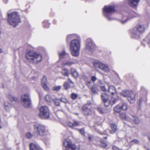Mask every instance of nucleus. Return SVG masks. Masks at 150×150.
<instances>
[{
	"instance_id": "1",
	"label": "nucleus",
	"mask_w": 150,
	"mask_h": 150,
	"mask_svg": "<svg viewBox=\"0 0 150 150\" xmlns=\"http://www.w3.org/2000/svg\"><path fill=\"white\" fill-rule=\"evenodd\" d=\"M25 57L29 62L34 64L39 63L42 59V56L40 53L33 50L27 52Z\"/></svg>"
},
{
	"instance_id": "2",
	"label": "nucleus",
	"mask_w": 150,
	"mask_h": 150,
	"mask_svg": "<svg viewBox=\"0 0 150 150\" xmlns=\"http://www.w3.org/2000/svg\"><path fill=\"white\" fill-rule=\"evenodd\" d=\"M8 21L10 24L14 27L17 26L21 22L18 12H13L8 14Z\"/></svg>"
},
{
	"instance_id": "3",
	"label": "nucleus",
	"mask_w": 150,
	"mask_h": 150,
	"mask_svg": "<svg viewBox=\"0 0 150 150\" xmlns=\"http://www.w3.org/2000/svg\"><path fill=\"white\" fill-rule=\"evenodd\" d=\"M80 43L79 40L74 39L72 40L70 43V49L73 56H78L79 54Z\"/></svg>"
},
{
	"instance_id": "4",
	"label": "nucleus",
	"mask_w": 150,
	"mask_h": 150,
	"mask_svg": "<svg viewBox=\"0 0 150 150\" xmlns=\"http://www.w3.org/2000/svg\"><path fill=\"white\" fill-rule=\"evenodd\" d=\"M145 27L144 25L139 24L136 27L133 28L131 31V36L133 38L139 39L140 34L144 32L145 30Z\"/></svg>"
},
{
	"instance_id": "5",
	"label": "nucleus",
	"mask_w": 150,
	"mask_h": 150,
	"mask_svg": "<svg viewBox=\"0 0 150 150\" xmlns=\"http://www.w3.org/2000/svg\"><path fill=\"white\" fill-rule=\"evenodd\" d=\"M39 116L42 119H47L50 117V110L46 106H42L40 108Z\"/></svg>"
},
{
	"instance_id": "6",
	"label": "nucleus",
	"mask_w": 150,
	"mask_h": 150,
	"mask_svg": "<svg viewBox=\"0 0 150 150\" xmlns=\"http://www.w3.org/2000/svg\"><path fill=\"white\" fill-rule=\"evenodd\" d=\"M34 129L36 130L38 134L40 135L43 136L47 134L48 132L46 130L45 127L43 125L35 123L34 124Z\"/></svg>"
},
{
	"instance_id": "7",
	"label": "nucleus",
	"mask_w": 150,
	"mask_h": 150,
	"mask_svg": "<svg viewBox=\"0 0 150 150\" xmlns=\"http://www.w3.org/2000/svg\"><path fill=\"white\" fill-rule=\"evenodd\" d=\"M115 11V7L112 6H105L103 9L104 15L109 20H113V18L110 17L109 13Z\"/></svg>"
},
{
	"instance_id": "8",
	"label": "nucleus",
	"mask_w": 150,
	"mask_h": 150,
	"mask_svg": "<svg viewBox=\"0 0 150 150\" xmlns=\"http://www.w3.org/2000/svg\"><path fill=\"white\" fill-rule=\"evenodd\" d=\"M93 65L96 68H99L104 72H108L110 71V69L108 65L103 64L99 61H95Z\"/></svg>"
},
{
	"instance_id": "9",
	"label": "nucleus",
	"mask_w": 150,
	"mask_h": 150,
	"mask_svg": "<svg viewBox=\"0 0 150 150\" xmlns=\"http://www.w3.org/2000/svg\"><path fill=\"white\" fill-rule=\"evenodd\" d=\"M137 16L138 14H137L133 11H131L129 14L126 13L123 15L122 20H120V21L122 24H124L133 17H137Z\"/></svg>"
},
{
	"instance_id": "10",
	"label": "nucleus",
	"mask_w": 150,
	"mask_h": 150,
	"mask_svg": "<svg viewBox=\"0 0 150 150\" xmlns=\"http://www.w3.org/2000/svg\"><path fill=\"white\" fill-rule=\"evenodd\" d=\"M91 103L86 104L83 107V112L86 115H91L92 114Z\"/></svg>"
},
{
	"instance_id": "11",
	"label": "nucleus",
	"mask_w": 150,
	"mask_h": 150,
	"mask_svg": "<svg viewBox=\"0 0 150 150\" xmlns=\"http://www.w3.org/2000/svg\"><path fill=\"white\" fill-rule=\"evenodd\" d=\"M46 100L51 104V105L54 107L56 105V97L54 95L50 96L47 95L45 98Z\"/></svg>"
},
{
	"instance_id": "12",
	"label": "nucleus",
	"mask_w": 150,
	"mask_h": 150,
	"mask_svg": "<svg viewBox=\"0 0 150 150\" xmlns=\"http://www.w3.org/2000/svg\"><path fill=\"white\" fill-rule=\"evenodd\" d=\"M59 61H61L64 59H67L69 57V54L64 50L58 52Z\"/></svg>"
},
{
	"instance_id": "13",
	"label": "nucleus",
	"mask_w": 150,
	"mask_h": 150,
	"mask_svg": "<svg viewBox=\"0 0 150 150\" xmlns=\"http://www.w3.org/2000/svg\"><path fill=\"white\" fill-rule=\"evenodd\" d=\"M136 94L134 92L131 91L128 96L127 98L128 101L130 103H133L135 101V96Z\"/></svg>"
},
{
	"instance_id": "14",
	"label": "nucleus",
	"mask_w": 150,
	"mask_h": 150,
	"mask_svg": "<svg viewBox=\"0 0 150 150\" xmlns=\"http://www.w3.org/2000/svg\"><path fill=\"white\" fill-rule=\"evenodd\" d=\"M111 130L109 129H107L105 131L104 133L107 134L108 132L111 134L115 133L117 131V127L116 125L114 124H112L110 125Z\"/></svg>"
},
{
	"instance_id": "15",
	"label": "nucleus",
	"mask_w": 150,
	"mask_h": 150,
	"mask_svg": "<svg viewBox=\"0 0 150 150\" xmlns=\"http://www.w3.org/2000/svg\"><path fill=\"white\" fill-rule=\"evenodd\" d=\"M63 145L66 148L65 149H68L70 148L72 145L73 144H72L71 141L69 139L67 138L64 140Z\"/></svg>"
},
{
	"instance_id": "16",
	"label": "nucleus",
	"mask_w": 150,
	"mask_h": 150,
	"mask_svg": "<svg viewBox=\"0 0 150 150\" xmlns=\"http://www.w3.org/2000/svg\"><path fill=\"white\" fill-rule=\"evenodd\" d=\"M94 47V44L91 41L87 42L86 45V50L92 51Z\"/></svg>"
},
{
	"instance_id": "17",
	"label": "nucleus",
	"mask_w": 150,
	"mask_h": 150,
	"mask_svg": "<svg viewBox=\"0 0 150 150\" xmlns=\"http://www.w3.org/2000/svg\"><path fill=\"white\" fill-rule=\"evenodd\" d=\"M21 102L27 101L28 102H30V101H31L30 95L28 93H26L22 96L21 98Z\"/></svg>"
},
{
	"instance_id": "18",
	"label": "nucleus",
	"mask_w": 150,
	"mask_h": 150,
	"mask_svg": "<svg viewBox=\"0 0 150 150\" xmlns=\"http://www.w3.org/2000/svg\"><path fill=\"white\" fill-rule=\"evenodd\" d=\"M108 92L113 96L116 93V90L115 87L112 85L108 86Z\"/></svg>"
},
{
	"instance_id": "19",
	"label": "nucleus",
	"mask_w": 150,
	"mask_h": 150,
	"mask_svg": "<svg viewBox=\"0 0 150 150\" xmlns=\"http://www.w3.org/2000/svg\"><path fill=\"white\" fill-rule=\"evenodd\" d=\"M140 0H129L128 3L129 5L132 7H136Z\"/></svg>"
},
{
	"instance_id": "20",
	"label": "nucleus",
	"mask_w": 150,
	"mask_h": 150,
	"mask_svg": "<svg viewBox=\"0 0 150 150\" xmlns=\"http://www.w3.org/2000/svg\"><path fill=\"white\" fill-rule=\"evenodd\" d=\"M30 150H42L38 146L34 143H31L30 144Z\"/></svg>"
},
{
	"instance_id": "21",
	"label": "nucleus",
	"mask_w": 150,
	"mask_h": 150,
	"mask_svg": "<svg viewBox=\"0 0 150 150\" xmlns=\"http://www.w3.org/2000/svg\"><path fill=\"white\" fill-rule=\"evenodd\" d=\"M132 91H128L126 90H124L120 93V94L121 96L125 97H127L129 95Z\"/></svg>"
},
{
	"instance_id": "22",
	"label": "nucleus",
	"mask_w": 150,
	"mask_h": 150,
	"mask_svg": "<svg viewBox=\"0 0 150 150\" xmlns=\"http://www.w3.org/2000/svg\"><path fill=\"white\" fill-rule=\"evenodd\" d=\"M8 98L12 102L14 101L16 102H18V99L17 98L11 94H9L8 95Z\"/></svg>"
},
{
	"instance_id": "23",
	"label": "nucleus",
	"mask_w": 150,
	"mask_h": 150,
	"mask_svg": "<svg viewBox=\"0 0 150 150\" xmlns=\"http://www.w3.org/2000/svg\"><path fill=\"white\" fill-rule=\"evenodd\" d=\"M22 104L24 107L26 108H30L31 107V101H30V103L27 101H25L21 102Z\"/></svg>"
},
{
	"instance_id": "24",
	"label": "nucleus",
	"mask_w": 150,
	"mask_h": 150,
	"mask_svg": "<svg viewBox=\"0 0 150 150\" xmlns=\"http://www.w3.org/2000/svg\"><path fill=\"white\" fill-rule=\"evenodd\" d=\"M71 74L72 76L75 78L77 77L78 76V74L76 70L73 68L71 69Z\"/></svg>"
},
{
	"instance_id": "25",
	"label": "nucleus",
	"mask_w": 150,
	"mask_h": 150,
	"mask_svg": "<svg viewBox=\"0 0 150 150\" xmlns=\"http://www.w3.org/2000/svg\"><path fill=\"white\" fill-rule=\"evenodd\" d=\"M4 108L5 110L7 112H9L11 108V105L7 102L4 103Z\"/></svg>"
},
{
	"instance_id": "26",
	"label": "nucleus",
	"mask_w": 150,
	"mask_h": 150,
	"mask_svg": "<svg viewBox=\"0 0 150 150\" xmlns=\"http://www.w3.org/2000/svg\"><path fill=\"white\" fill-rule=\"evenodd\" d=\"M101 99L103 102L108 100V95L105 93H103L101 95Z\"/></svg>"
},
{
	"instance_id": "27",
	"label": "nucleus",
	"mask_w": 150,
	"mask_h": 150,
	"mask_svg": "<svg viewBox=\"0 0 150 150\" xmlns=\"http://www.w3.org/2000/svg\"><path fill=\"white\" fill-rule=\"evenodd\" d=\"M74 126H79L82 125L83 124V123L81 122L76 120L74 121Z\"/></svg>"
},
{
	"instance_id": "28",
	"label": "nucleus",
	"mask_w": 150,
	"mask_h": 150,
	"mask_svg": "<svg viewBox=\"0 0 150 150\" xmlns=\"http://www.w3.org/2000/svg\"><path fill=\"white\" fill-rule=\"evenodd\" d=\"M115 112H119L121 110V108L120 105H117L113 108Z\"/></svg>"
},
{
	"instance_id": "29",
	"label": "nucleus",
	"mask_w": 150,
	"mask_h": 150,
	"mask_svg": "<svg viewBox=\"0 0 150 150\" xmlns=\"http://www.w3.org/2000/svg\"><path fill=\"white\" fill-rule=\"evenodd\" d=\"M98 111L101 114H104L106 113V112L105 110L102 108L98 107L97 108Z\"/></svg>"
},
{
	"instance_id": "30",
	"label": "nucleus",
	"mask_w": 150,
	"mask_h": 150,
	"mask_svg": "<svg viewBox=\"0 0 150 150\" xmlns=\"http://www.w3.org/2000/svg\"><path fill=\"white\" fill-rule=\"evenodd\" d=\"M65 150H79V147L78 146H76L75 145L73 144L69 149H65Z\"/></svg>"
},
{
	"instance_id": "31",
	"label": "nucleus",
	"mask_w": 150,
	"mask_h": 150,
	"mask_svg": "<svg viewBox=\"0 0 150 150\" xmlns=\"http://www.w3.org/2000/svg\"><path fill=\"white\" fill-rule=\"evenodd\" d=\"M103 102L104 103V105L106 107H108L110 105H112V103H111L110 101L109 100L105 101Z\"/></svg>"
},
{
	"instance_id": "32",
	"label": "nucleus",
	"mask_w": 150,
	"mask_h": 150,
	"mask_svg": "<svg viewBox=\"0 0 150 150\" xmlns=\"http://www.w3.org/2000/svg\"><path fill=\"white\" fill-rule=\"evenodd\" d=\"M64 86L66 90H67L71 87V85L69 83L66 81L64 83Z\"/></svg>"
},
{
	"instance_id": "33",
	"label": "nucleus",
	"mask_w": 150,
	"mask_h": 150,
	"mask_svg": "<svg viewBox=\"0 0 150 150\" xmlns=\"http://www.w3.org/2000/svg\"><path fill=\"white\" fill-rule=\"evenodd\" d=\"M130 143L132 144H136L138 145L140 144L139 141L137 139H134L131 141Z\"/></svg>"
},
{
	"instance_id": "34",
	"label": "nucleus",
	"mask_w": 150,
	"mask_h": 150,
	"mask_svg": "<svg viewBox=\"0 0 150 150\" xmlns=\"http://www.w3.org/2000/svg\"><path fill=\"white\" fill-rule=\"evenodd\" d=\"M62 73L63 75H64L65 76H69V71H68L67 69H63L62 71Z\"/></svg>"
},
{
	"instance_id": "35",
	"label": "nucleus",
	"mask_w": 150,
	"mask_h": 150,
	"mask_svg": "<svg viewBox=\"0 0 150 150\" xmlns=\"http://www.w3.org/2000/svg\"><path fill=\"white\" fill-rule=\"evenodd\" d=\"M121 109L124 110H126L127 108V103H124L120 105Z\"/></svg>"
},
{
	"instance_id": "36",
	"label": "nucleus",
	"mask_w": 150,
	"mask_h": 150,
	"mask_svg": "<svg viewBox=\"0 0 150 150\" xmlns=\"http://www.w3.org/2000/svg\"><path fill=\"white\" fill-rule=\"evenodd\" d=\"M74 63L71 61H67L65 63H63L62 65L64 66H70L74 64Z\"/></svg>"
},
{
	"instance_id": "37",
	"label": "nucleus",
	"mask_w": 150,
	"mask_h": 150,
	"mask_svg": "<svg viewBox=\"0 0 150 150\" xmlns=\"http://www.w3.org/2000/svg\"><path fill=\"white\" fill-rule=\"evenodd\" d=\"M132 120L133 122L135 124H138L139 123L140 121L138 118L137 117L133 116Z\"/></svg>"
},
{
	"instance_id": "38",
	"label": "nucleus",
	"mask_w": 150,
	"mask_h": 150,
	"mask_svg": "<svg viewBox=\"0 0 150 150\" xmlns=\"http://www.w3.org/2000/svg\"><path fill=\"white\" fill-rule=\"evenodd\" d=\"M111 101H112V105L115 103L116 102L118 101V97H117L116 98H114L113 97L112 98Z\"/></svg>"
},
{
	"instance_id": "39",
	"label": "nucleus",
	"mask_w": 150,
	"mask_h": 150,
	"mask_svg": "<svg viewBox=\"0 0 150 150\" xmlns=\"http://www.w3.org/2000/svg\"><path fill=\"white\" fill-rule=\"evenodd\" d=\"M78 96V95L76 93H73L71 95V97L73 100H75Z\"/></svg>"
},
{
	"instance_id": "40",
	"label": "nucleus",
	"mask_w": 150,
	"mask_h": 150,
	"mask_svg": "<svg viewBox=\"0 0 150 150\" xmlns=\"http://www.w3.org/2000/svg\"><path fill=\"white\" fill-rule=\"evenodd\" d=\"M33 135L30 132L27 133L25 135L26 137L28 139L31 138Z\"/></svg>"
},
{
	"instance_id": "41",
	"label": "nucleus",
	"mask_w": 150,
	"mask_h": 150,
	"mask_svg": "<svg viewBox=\"0 0 150 150\" xmlns=\"http://www.w3.org/2000/svg\"><path fill=\"white\" fill-rule=\"evenodd\" d=\"M42 87L45 91H47L48 90L49 88L47 85V83L42 84Z\"/></svg>"
},
{
	"instance_id": "42",
	"label": "nucleus",
	"mask_w": 150,
	"mask_h": 150,
	"mask_svg": "<svg viewBox=\"0 0 150 150\" xmlns=\"http://www.w3.org/2000/svg\"><path fill=\"white\" fill-rule=\"evenodd\" d=\"M47 79L46 77L44 76L42 79V84L47 83Z\"/></svg>"
},
{
	"instance_id": "43",
	"label": "nucleus",
	"mask_w": 150,
	"mask_h": 150,
	"mask_svg": "<svg viewBox=\"0 0 150 150\" xmlns=\"http://www.w3.org/2000/svg\"><path fill=\"white\" fill-rule=\"evenodd\" d=\"M79 132L80 134L83 136H85V132L84 129L82 128L79 129Z\"/></svg>"
},
{
	"instance_id": "44",
	"label": "nucleus",
	"mask_w": 150,
	"mask_h": 150,
	"mask_svg": "<svg viewBox=\"0 0 150 150\" xmlns=\"http://www.w3.org/2000/svg\"><path fill=\"white\" fill-rule=\"evenodd\" d=\"M67 125L70 127H71L72 128H74V123L70 122H68L67 123Z\"/></svg>"
},
{
	"instance_id": "45",
	"label": "nucleus",
	"mask_w": 150,
	"mask_h": 150,
	"mask_svg": "<svg viewBox=\"0 0 150 150\" xmlns=\"http://www.w3.org/2000/svg\"><path fill=\"white\" fill-rule=\"evenodd\" d=\"M86 85L89 88L92 87V83L90 81H88L86 82Z\"/></svg>"
},
{
	"instance_id": "46",
	"label": "nucleus",
	"mask_w": 150,
	"mask_h": 150,
	"mask_svg": "<svg viewBox=\"0 0 150 150\" xmlns=\"http://www.w3.org/2000/svg\"><path fill=\"white\" fill-rule=\"evenodd\" d=\"M91 91L94 94H96L97 93V92L96 91V88L93 87H92L91 88Z\"/></svg>"
},
{
	"instance_id": "47",
	"label": "nucleus",
	"mask_w": 150,
	"mask_h": 150,
	"mask_svg": "<svg viewBox=\"0 0 150 150\" xmlns=\"http://www.w3.org/2000/svg\"><path fill=\"white\" fill-rule=\"evenodd\" d=\"M73 35H68L67 37V41L71 39L72 38V37L73 36Z\"/></svg>"
},
{
	"instance_id": "48",
	"label": "nucleus",
	"mask_w": 150,
	"mask_h": 150,
	"mask_svg": "<svg viewBox=\"0 0 150 150\" xmlns=\"http://www.w3.org/2000/svg\"><path fill=\"white\" fill-rule=\"evenodd\" d=\"M149 40V41L147 42V43L149 45V46L150 47V33H149L147 36L146 38L145 39L146 40H147V39Z\"/></svg>"
},
{
	"instance_id": "49",
	"label": "nucleus",
	"mask_w": 150,
	"mask_h": 150,
	"mask_svg": "<svg viewBox=\"0 0 150 150\" xmlns=\"http://www.w3.org/2000/svg\"><path fill=\"white\" fill-rule=\"evenodd\" d=\"M126 116L125 114L123 113L120 115V117L123 120H124L125 119V117H126Z\"/></svg>"
},
{
	"instance_id": "50",
	"label": "nucleus",
	"mask_w": 150,
	"mask_h": 150,
	"mask_svg": "<svg viewBox=\"0 0 150 150\" xmlns=\"http://www.w3.org/2000/svg\"><path fill=\"white\" fill-rule=\"evenodd\" d=\"M44 24H45V23L47 24L45 25H44L43 26L44 28H48L49 27V24L48 23H47V21H44Z\"/></svg>"
},
{
	"instance_id": "51",
	"label": "nucleus",
	"mask_w": 150,
	"mask_h": 150,
	"mask_svg": "<svg viewBox=\"0 0 150 150\" xmlns=\"http://www.w3.org/2000/svg\"><path fill=\"white\" fill-rule=\"evenodd\" d=\"M100 89L102 91L104 92L107 91V89H106L105 87L104 86H102L100 87Z\"/></svg>"
},
{
	"instance_id": "52",
	"label": "nucleus",
	"mask_w": 150,
	"mask_h": 150,
	"mask_svg": "<svg viewBox=\"0 0 150 150\" xmlns=\"http://www.w3.org/2000/svg\"><path fill=\"white\" fill-rule=\"evenodd\" d=\"M125 119L124 120H126L130 122L131 121V119L128 116H126V117H125Z\"/></svg>"
},
{
	"instance_id": "53",
	"label": "nucleus",
	"mask_w": 150,
	"mask_h": 150,
	"mask_svg": "<svg viewBox=\"0 0 150 150\" xmlns=\"http://www.w3.org/2000/svg\"><path fill=\"white\" fill-rule=\"evenodd\" d=\"M96 77L94 76H92L91 77V79L93 83L96 81Z\"/></svg>"
},
{
	"instance_id": "54",
	"label": "nucleus",
	"mask_w": 150,
	"mask_h": 150,
	"mask_svg": "<svg viewBox=\"0 0 150 150\" xmlns=\"http://www.w3.org/2000/svg\"><path fill=\"white\" fill-rule=\"evenodd\" d=\"M112 149L113 150H121V149H120L118 147L115 146H113Z\"/></svg>"
},
{
	"instance_id": "55",
	"label": "nucleus",
	"mask_w": 150,
	"mask_h": 150,
	"mask_svg": "<svg viewBox=\"0 0 150 150\" xmlns=\"http://www.w3.org/2000/svg\"><path fill=\"white\" fill-rule=\"evenodd\" d=\"M60 101L62 102H63L64 103H66L67 100L66 99L64 98H61L60 99Z\"/></svg>"
},
{
	"instance_id": "56",
	"label": "nucleus",
	"mask_w": 150,
	"mask_h": 150,
	"mask_svg": "<svg viewBox=\"0 0 150 150\" xmlns=\"http://www.w3.org/2000/svg\"><path fill=\"white\" fill-rule=\"evenodd\" d=\"M101 144L102 146H103V147H105L106 146L107 144L106 143L104 142H101Z\"/></svg>"
},
{
	"instance_id": "57",
	"label": "nucleus",
	"mask_w": 150,
	"mask_h": 150,
	"mask_svg": "<svg viewBox=\"0 0 150 150\" xmlns=\"http://www.w3.org/2000/svg\"><path fill=\"white\" fill-rule=\"evenodd\" d=\"M143 101V99L142 98H141L139 99V105H140L141 104Z\"/></svg>"
},
{
	"instance_id": "58",
	"label": "nucleus",
	"mask_w": 150,
	"mask_h": 150,
	"mask_svg": "<svg viewBox=\"0 0 150 150\" xmlns=\"http://www.w3.org/2000/svg\"><path fill=\"white\" fill-rule=\"evenodd\" d=\"M49 139H48V140H47V141H46V140L45 139L44 140V142L45 144L46 145H48L49 144Z\"/></svg>"
},
{
	"instance_id": "59",
	"label": "nucleus",
	"mask_w": 150,
	"mask_h": 150,
	"mask_svg": "<svg viewBox=\"0 0 150 150\" xmlns=\"http://www.w3.org/2000/svg\"><path fill=\"white\" fill-rule=\"evenodd\" d=\"M92 138V136H91L90 135H88V139L90 141H91Z\"/></svg>"
},
{
	"instance_id": "60",
	"label": "nucleus",
	"mask_w": 150,
	"mask_h": 150,
	"mask_svg": "<svg viewBox=\"0 0 150 150\" xmlns=\"http://www.w3.org/2000/svg\"><path fill=\"white\" fill-rule=\"evenodd\" d=\"M61 86H57V91L59 90L61 88Z\"/></svg>"
},
{
	"instance_id": "61",
	"label": "nucleus",
	"mask_w": 150,
	"mask_h": 150,
	"mask_svg": "<svg viewBox=\"0 0 150 150\" xmlns=\"http://www.w3.org/2000/svg\"><path fill=\"white\" fill-rule=\"evenodd\" d=\"M68 81H69L71 83H72V84H74V83L71 80V79H70L69 78L68 79Z\"/></svg>"
},
{
	"instance_id": "62",
	"label": "nucleus",
	"mask_w": 150,
	"mask_h": 150,
	"mask_svg": "<svg viewBox=\"0 0 150 150\" xmlns=\"http://www.w3.org/2000/svg\"><path fill=\"white\" fill-rule=\"evenodd\" d=\"M53 90L54 91L56 90V87L53 86L52 88Z\"/></svg>"
},
{
	"instance_id": "63",
	"label": "nucleus",
	"mask_w": 150,
	"mask_h": 150,
	"mask_svg": "<svg viewBox=\"0 0 150 150\" xmlns=\"http://www.w3.org/2000/svg\"><path fill=\"white\" fill-rule=\"evenodd\" d=\"M144 42H142V44L143 45H144V46H145V44L144 43Z\"/></svg>"
},
{
	"instance_id": "64",
	"label": "nucleus",
	"mask_w": 150,
	"mask_h": 150,
	"mask_svg": "<svg viewBox=\"0 0 150 150\" xmlns=\"http://www.w3.org/2000/svg\"><path fill=\"white\" fill-rule=\"evenodd\" d=\"M3 52V51L2 50V49L1 48H0V54L2 53Z\"/></svg>"
}]
</instances>
